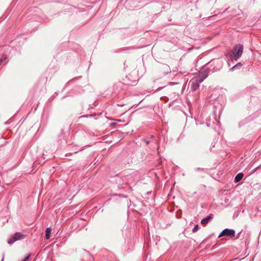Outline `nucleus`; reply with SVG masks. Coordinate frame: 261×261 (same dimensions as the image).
<instances>
[{
  "label": "nucleus",
  "instance_id": "obj_5",
  "mask_svg": "<svg viewBox=\"0 0 261 261\" xmlns=\"http://www.w3.org/2000/svg\"><path fill=\"white\" fill-rule=\"evenodd\" d=\"M213 218V215L212 214L207 216L206 218L203 219L201 221V223L202 225H205L206 224H207L208 222L210 221V220H211Z\"/></svg>",
  "mask_w": 261,
  "mask_h": 261
},
{
  "label": "nucleus",
  "instance_id": "obj_4",
  "mask_svg": "<svg viewBox=\"0 0 261 261\" xmlns=\"http://www.w3.org/2000/svg\"><path fill=\"white\" fill-rule=\"evenodd\" d=\"M235 236V231L232 229L226 228L224 229L219 235V238L223 236H229L230 238H233Z\"/></svg>",
  "mask_w": 261,
  "mask_h": 261
},
{
  "label": "nucleus",
  "instance_id": "obj_10",
  "mask_svg": "<svg viewBox=\"0 0 261 261\" xmlns=\"http://www.w3.org/2000/svg\"><path fill=\"white\" fill-rule=\"evenodd\" d=\"M30 256V255H28L24 258H23L21 261H28Z\"/></svg>",
  "mask_w": 261,
  "mask_h": 261
},
{
  "label": "nucleus",
  "instance_id": "obj_6",
  "mask_svg": "<svg viewBox=\"0 0 261 261\" xmlns=\"http://www.w3.org/2000/svg\"><path fill=\"white\" fill-rule=\"evenodd\" d=\"M51 228L50 227H47L45 230V238L49 239L50 237Z\"/></svg>",
  "mask_w": 261,
  "mask_h": 261
},
{
  "label": "nucleus",
  "instance_id": "obj_2",
  "mask_svg": "<svg viewBox=\"0 0 261 261\" xmlns=\"http://www.w3.org/2000/svg\"><path fill=\"white\" fill-rule=\"evenodd\" d=\"M243 51V46L242 44H238L235 45L233 49V59L237 61L242 56Z\"/></svg>",
  "mask_w": 261,
  "mask_h": 261
},
{
  "label": "nucleus",
  "instance_id": "obj_1",
  "mask_svg": "<svg viewBox=\"0 0 261 261\" xmlns=\"http://www.w3.org/2000/svg\"><path fill=\"white\" fill-rule=\"evenodd\" d=\"M206 77V75L200 74L198 76L193 77L190 82L191 84V88L193 91H196L199 88V84Z\"/></svg>",
  "mask_w": 261,
  "mask_h": 261
},
{
  "label": "nucleus",
  "instance_id": "obj_3",
  "mask_svg": "<svg viewBox=\"0 0 261 261\" xmlns=\"http://www.w3.org/2000/svg\"><path fill=\"white\" fill-rule=\"evenodd\" d=\"M27 237V234H22L20 232H16L8 240V243L12 245L15 241L22 240Z\"/></svg>",
  "mask_w": 261,
  "mask_h": 261
},
{
  "label": "nucleus",
  "instance_id": "obj_8",
  "mask_svg": "<svg viewBox=\"0 0 261 261\" xmlns=\"http://www.w3.org/2000/svg\"><path fill=\"white\" fill-rule=\"evenodd\" d=\"M242 64L241 63H238L234 66H233L232 68L230 69V70H233L236 68H240L242 67Z\"/></svg>",
  "mask_w": 261,
  "mask_h": 261
},
{
  "label": "nucleus",
  "instance_id": "obj_9",
  "mask_svg": "<svg viewBox=\"0 0 261 261\" xmlns=\"http://www.w3.org/2000/svg\"><path fill=\"white\" fill-rule=\"evenodd\" d=\"M198 229V225H195V226H194V227L193 228L192 231H193V232H196V231H197Z\"/></svg>",
  "mask_w": 261,
  "mask_h": 261
},
{
  "label": "nucleus",
  "instance_id": "obj_11",
  "mask_svg": "<svg viewBox=\"0 0 261 261\" xmlns=\"http://www.w3.org/2000/svg\"><path fill=\"white\" fill-rule=\"evenodd\" d=\"M4 258L2 259V261H3Z\"/></svg>",
  "mask_w": 261,
  "mask_h": 261
},
{
  "label": "nucleus",
  "instance_id": "obj_7",
  "mask_svg": "<svg viewBox=\"0 0 261 261\" xmlns=\"http://www.w3.org/2000/svg\"><path fill=\"white\" fill-rule=\"evenodd\" d=\"M243 177V174L242 173H238L235 177V181L238 182L240 181Z\"/></svg>",
  "mask_w": 261,
  "mask_h": 261
}]
</instances>
